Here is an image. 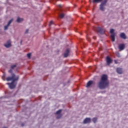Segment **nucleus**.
I'll return each mask as SVG.
<instances>
[{"label":"nucleus","instance_id":"nucleus-1","mask_svg":"<svg viewBox=\"0 0 128 128\" xmlns=\"http://www.w3.org/2000/svg\"><path fill=\"white\" fill-rule=\"evenodd\" d=\"M110 82L108 80V76L106 74H103L100 80V82L98 83V86L100 90H104L108 86Z\"/></svg>","mask_w":128,"mask_h":128},{"label":"nucleus","instance_id":"nucleus-23","mask_svg":"<svg viewBox=\"0 0 128 128\" xmlns=\"http://www.w3.org/2000/svg\"><path fill=\"white\" fill-rule=\"evenodd\" d=\"M8 26H10L8 25V24L6 26H4V30H8Z\"/></svg>","mask_w":128,"mask_h":128},{"label":"nucleus","instance_id":"nucleus-11","mask_svg":"<svg viewBox=\"0 0 128 128\" xmlns=\"http://www.w3.org/2000/svg\"><path fill=\"white\" fill-rule=\"evenodd\" d=\"M120 38H123V40H126V34L124 32H122L120 35Z\"/></svg>","mask_w":128,"mask_h":128},{"label":"nucleus","instance_id":"nucleus-16","mask_svg":"<svg viewBox=\"0 0 128 128\" xmlns=\"http://www.w3.org/2000/svg\"><path fill=\"white\" fill-rule=\"evenodd\" d=\"M24 20V18H20L19 17L18 18L16 22H22Z\"/></svg>","mask_w":128,"mask_h":128},{"label":"nucleus","instance_id":"nucleus-28","mask_svg":"<svg viewBox=\"0 0 128 128\" xmlns=\"http://www.w3.org/2000/svg\"><path fill=\"white\" fill-rule=\"evenodd\" d=\"M28 29H26V32H25V34H28Z\"/></svg>","mask_w":128,"mask_h":128},{"label":"nucleus","instance_id":"nucleus-26","mask_svg":"<svg viewBox=\"0 0 128 128\" xmlns=\"http://www.w3.org/2000/svg\"><path fill=\"white\" fill-rule=\"evenodd\" d=\"M8 72H10V74H12V69L10 70Z\"/></svg>","mask_w":128,"mask_h":128},{"label":"nucleus","instance_id":"nucleus-10","mask_svg":"<svg viewBox=\"0 0 128 128\" xmlns=\"http://www.w3.org/2000/svg\"><path fill=\"white\" fill-rule=\"evenodd\" d=\"M68 54H70V49L68 48L64 53V58H68Z\"/></svg>","mask_w":128,"mask_h":128},{"label":"nucleus","instance_id":"nucleus-22","mask_svg":"<svg viewBox=\"0 0 128 128\" xmlns=\"http://www.w3.org/2000/svg\"><path fill=\"white\" fill-rule=\"evenodd\" d=\"M16 64L12 65L11 66V68L12 70H14L16 67Z\"/></svg>","mask_w":128,"mask_h":128},{"label":"nucleus","instance_id":"nucleus-12","mask_svg":"<svg viewBox=\"0 0 128 128\" xmlns=\"http://www.w3.org/2000/svg\"><path fill=\"white\" fill-rule=\"evenodd\" d=\"M90 118H86L84 120V124H90Z\"/></svg>","mask_w":128,"mask_h":128},{"label":"nucleus","instance_id":"nucleus-2","mask_svg":"<svg viewBox=\"0 0 128 128\" xmlns=\"http://www.w3.org/2000/svg\"><path fill=\"white\" fill-rule=\"evenodd\" d=\"M18 78H20V76H16V74H12L11 77H8L6 78V80H7V82L12 80V82L11 83H7L6 84H8L11 90H12V88H14L16 86V83L14 82L18 80Z\"/></svg>","mask_w":128,"mask_h":128},{"label":"nucleus","instance_id":"nucleus-8","mask_svg":"<svg viewBox=\"0 0 128 128\" xmlns=\"http://www.w3.org/2000/svg\"><path fill=\"white\" fill-rule=\"evenodd\" d=\"M4 46L6 48H10L12 46L10 40H8L6 44H4Z\"/></svg>","mask_w":128,"mask_h":128},{"label":"nucleus","instance_id":"nucleus-9","mask_svg":"<svg viewBox=\"0 0 128 128\" xmlns=\"http://www.w3.org/2000/svg\"><path fill=\"white\" fill-rule=\"evenodd\" d=\"M94 84V81L92 80H90L89 82H88L86 84V88H90Z\"/></svg>","mask_w":128,"mask_h":128},{"label":"nucleus","instance_id":"nucleus-5","mask_svg":"<svg viewBox=\"0 0 128 128\" xmlns=\"http://www.w3.org/2000/svg\"><path fill=\"white\" fill-rule=\"evenodd\" d=\"M125 48H126V46L124 44H118V48L119 50H120V52L122 50H124Z\"/></svg>","mask_w":128,"mask_h":128},{"label":"nucleus","instance_id":"nucleus-33","mask_svg":"<svg viewBox=\"0 0 128 128\" xmlns=\"http://www.w3.org/2000/svg\"><path fill=\"white\" fill-rule=\"evenodd\" d=\"M22 126H24V124H22Z\"/></svg>","mask_w":128,"mask_h":128},{"label":"nucleus","instance_id":"nucleus-6","mask_svg":"<svg viewBox=\"0 0 128 128\" xmlns=\"http://www.w3.org/2000/svg\"><path fill=\"white\" fill-rule=\"evenodd\" d=\"M62 110H59L55 113V114H58L56 118H62V114H60L62 113Z\"/></svg>","mask_w":128,"mask_h":128},{"label":"nucleus","instance_id":"nucleus-3","mask_svg":"<svg viewBox=\"0 0 128 128\" xmlns=\"http://www.w3.org/2000/svg\"><path fill=\"white\" fill-rule=\"evenodd\" d=\"M108 0H104L103 2H102L100 6V10H102V12H104V10H106V3Z\"/></svg>","mask_w":128,"mask_h":128},{"label":"nucleus","instance_id":"nucleus-15","mask_svg":"<svg viewBox=\"0 0 128 128\" xmlns=\"http://www.w3.org/2000/svg\"><path fill=\"white\" fill-rule=\"evenodd\" d=\"M102 2V0H92V2L93 4H98L100 2Z\"/></svg>","mask_w":128,"mask_h":128},{"label":"nucleus","instance_id":"nucleus-30","mask_svg":"<svg viewBox=\"0 0 128 128\" xmlns=\"http://www.w3.org/2000/svg\"><path fill=\"white\" fill-rule=\"evenodd\" d=\"M59 6H60V8H62V4H60Z\"/></svg>","mask_w":128,"mask_h":128},{"label":"nucleus","instance_id":"nucleus-21","mask_svg":"<svg viewBox=\"0 0 128 128\" xmlns=\"http://www.w3.org/2000/svg\"><path fill=\"white\" fill-rule=\"evenodd\" d=\"M27 56H28V58H30V56H32V54L29 53V54H27Z\"/></svg>","mask_w":128,"mask_h":128},{"label":"nucleus","instance_id":"nucleus-20","mask_svg":"<svg viewBox=\"0 0 128 128\" xmlns=\"http://www.w3.org/2000/svg\"><path fill=\"white\" fill-rule=\"evenodd\" d=\"M14 20V19H11L8 22V26H10V24H12V21Z\"/></svg>","mask_w":128,"mask_h":128},{"label":"nucleus","instance_id":"nucleus-7","mask_svg":"<svg viewBox=\"0 0 128 128\" xmlns=\"http://www.w3.org/2000/svg\"><path fill=\"white\" fill-rule=\"evenodd\" d=\"M96 30L98 32H100V34H104V30L102 28L100 27H98L96 28Z\"/></svg>","mask_w":128,"mask_h":128},{"label":"nucleus","instance_id":"nucleus-13","mask_svg":"<svg viewBox=\"0 0 128 128\" xmlns=\"http://www.w3.org/2000/svg\"><path fill=\"white\" fill-rule=\"evenodd\" d=\"M116 72H118V74H122V69L121 68H116Z\"/></svg>","mask_w":128,"mask_h":128},{"label":"nucleus","instance_id":"nucleus-29","mask_svg":"<svg viewBox=\"0 0 128 128\" xmlns=\"http://www.w3.org/2000/svg\"><path fill=\"white\" fill-rule=\"evenodd\" d=\"M115 64H118V61L116 60H114Z\"/></svg>","mask_w":128,"mask_h":128},{"label":"nucleus","instance_id":"nucleus-14","mask_svg":"<svg viewBox=\"0 0 128 128\" xmlns=\"http://www.w3.org/2000/svg\"><path fill=\"white\" fill-rule=\"evenodd\" d=\"M116 34H111V40L112 42H114L116 40Z\"/></svg>","mask_w":128,"mask_h":128},{"label":"nucleus","instance_id":"nucleus-32","mask_svg":"<svg viewBox=\"0 0 128 128\" xmlns=\"http://www.w3.org/2000/svg\"><path fill=\"white\" fill-rule=\"evenodd\" d=\"M3 128H6V126H4V127H3Z\"/></svg>","mask_w":128,"mask_h":128},{"label":"nucleus","instance_id":"nucleus-27","mask_svg":"<svg viewBox=\"0 0 128 128\" xmlns=\"http://www.w3.org/2000/svg\"><path fill=\"white\" fill-rule=\"evenodd\" d=\"M54 24V22L53 21H50V26H52V24Z\"/></svg>","mask_w":128,"mask_h":128},{"label":"nucleus","instance_id":"nucleus-4","mask_svg":"<svg viewBox=\"0 0 128 128\" xmlns=\"http://www.w3.org/2000/svg\"><path fill=\"white\" fill-rule=\"evenodd\" d=\"M106 62L108 66H110L112 62V60L110 56H108L106 58Z\"/></svg>","mask_w":128,"mask_h":128},{"label":"nucleus","instance_id":"nucleus-24","mask_svg":"<svg viewBox=\"0 0 128 128\" xmlns=\"http://www.w3.org/2000/svg\"><path fill=\"white\" fill-rule=\"evenodd\" d=\"M2 80H6V75H5V74H4L3 76H2Z\"/></svg>","mask_w":128,"mask_h":128},{"label":"nucleus","instance_id":"nucleus-19","mask_svg":"<svg viewBox=\"0 0 128 128\" xmlns=\"http://www.w3.org/2000/svg\"><path fill=\"white\" fill-rule=\"evenodd\" d=\"M114 30L112 28L110 29V33L112 34H114Z\"/></svg>","mask_w":128,"mask_h":128},{"label":"nucleus","instance_id":"nucleus-31","mask_svg":"<svg viewBox=\"0 0 128 128\" xmlns=\"http://www.w3.org/2000/svg\"><path fill=\"white\" fill-rule=\"evenodd\" d=\"M22 40L20 41V44H22Z\"/></svg>","mask_w":128,"mask_h":128},{"label":"nucleus","instance_id":"nucleus-18","mask_svg":"<svg viewBox=\"0 0 128 128\" xmlns=\"http://www.w3.org/2000/svg\"><path fill=\"white\" fill-rule=\"evenodd\" d=\"M64 14H60V18H64Z\"/></svg>","mask_w":128,"mask_h":128},{"label":"nucleus","instance_id":"nucleus-17","mask_svg":"<svg viewBox=\"0 0 128 128\" xmlns=\"http://www.w3.org/2000/svg\"><path fill=\"white\" fill-rule=\"evenodd\" d=\"M92 121L93 122L96 124V122L98 121V118H94L92 119Z\"/></svg>","mask_w":128,"mask_h":128},{"label":"nucleus","instance_id":"nucleus-25","mask_svg":"<svg viewBox=\"0 0 128 128\" xmlns=\"http://www.w3.org/2000/svg\"><path fill=\"white\" fill-rule=\"evenodd\" d=\"M117 56H118V58H120V53H118L116 54Z\"/></svg>","mask_w":128,"mask_h":128}]
</instances>
